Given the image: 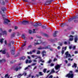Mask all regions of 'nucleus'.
I'll use <instances>...</instances> for the list:
<instances>
[{
	"instance_id": "f257e3e1",
	"label": "nucleus",
	"mask_w": 78,
	"mask_h": 78,
	"mask_svg": "<svg viewBox=\"0 0 78 78\" xmlns=\"http://www.w3.org/2000/svg\"><path fill=\"white\" fill-rule=\"evenodd\" d=\"M73 38H74V42L76 43L78 41V37L76 36H73L71 35H70L69 40L70 41H73Z\"/></svg>"
},
{
	"instance_id": "f03ea898",
	"label": "nucleus",
	"mask_w": 78,
	"mask_h": 78,
	"mask_svg": "<svg viewBox=\"0 0 78 78\" xmlns=\"http://www.w3.org/2000/svg\"><path fill=\"white\" fill-rule=\"evenodd\" d=\"M71 73H72V71H70L69 72V73L66 75V77H68V78H73L74 75H73V74H71Z\"/></svg>"
},
{
	"instance_id": "7ed1b4c3",
	"label": "nucleus",
	"mask_w": 78,
	"mask_h": 78,
	"mask_svg": "<svg viewBox=\"0 0 78 78\" xmlns=\"http://www.w3.org/2000/svg\"><path fill=\"white\" fill-rule=\"evenodd\" d=\"M0 30L1 31H2V33L0 34L1 35H4V34H5V35H7V33L6 32V31H3V29H2V28H1L0 29Z\"/></svg>"
},
{
	"instance_id": "20e7f679",
	"label": "nucleus",
	"mask_w": 78,
	"mask_h": 78,
	"mask_svg": "<svg viewBox=\"0 0 78 78\" xmlns=\"http://www.w3.org/2000/svg\"><path fill=\"white\" fill-rule=\"evenodd\" d=\"M65 54L66 55V58H71L72 57V56L70 55V54H69L68 51L66 52L65 53Z\"/></svg>"
},
{
	"instance_id": "39448f33",
	"label": "nucleus",
	"mask_w": 78,
	"mask_h": 78,
	"mask_svg": "<svg viewBox=\"0 0 78 78\" xmlns=\"http://www.w3.org/2000/svg\"><path fill=\"white\" fill-rule=\"evenodd\" d=\"M4 23L5 24V25H7L8 23V22H10V21H9V20L7 19H4Z\"/></svg>"
},
{
	"instance_id": "423d86ee",
	"label": "nucleus",
	"mask_w": 78,
	"mask_h": 78,
	"mask_svg": "<svg viewBox=\"0 0 78 78\" xmlns=\"http://www.w3.org/2000/svg\"><path fill=\"white\" fill-rule=\"evenodd\" d=\"M50 48V46H48L44 47H41L38 48V50H41V49H46V48Z\"/></svg>"
},
{
	"instance_id": "0eeeda50",
	"label": "nucleus",
	"mask_w": 78,
	"mask_h": 78,
	"mask_svg": "<svg viewBox=\"0 0 78 78\" xmlns=\"http://www.w3.org/2000/svg\"><path fill=\"white\" fill-rule=\"evenodd\" d=\"M6 10V8H5V7H2V10L1 11V13L3 14V13H4V11H5Z\"/></svg>"
},
{
	"instance_id": "6e6552de",
	"label": "nucleus",
	"mask_w": 78,
	"mask_h": 78,
	"mask_svg": "<svg viewBox=\"0 0 78 78\" xmlns=\"http://www.w3.org/2000/svg\"><path fill=\"white\" fill-rule=\"evenodd\" d=\"M28 23V21H27L24 20L22 22V24H23V25H26V24H27Z\"/></svg>"
},
{
	"instance_id": "1a4fd4ad",
	"label": "nucleus",
	"mask_w": 78,
	"mask_h": 78,
	"mask_svg": "<svg viewBox=\"0 0 78 78\" xmlns=\"http://www.w3.org/2000/svg\"><path fill=\"white\" fill-rule=\"evenodd\" d=\"M22 69V67H16L15 69V70L17 72V71H18V70H20V69Z\"/></svg>"
},
{
	"instance_id": "9d476101",
	"label": "nucleus",
	"mask_w": 78,
	"mask_h": 78,
	"mask_svg": "<svg viewBox=\"0 0 78 78\" xmlns=\"http://www.w3.org/2000/svg\"><path fill=\"white\" fill-rule=\"evenodd\" d=\"M31 62H32V60H30L28 61V60H26V64H27V63H31Z\"/></svg>"
},
{
	"instance_id": "9b49d317",
	"label": "nucleus",
	"mask_w": 78,
	"mask_h": 78,
	"mask_svg": "<svg viewBox=\"0 0 78 78\" xmlns=\"http://www.w3.org/2000/svg\"><path fill=\"white\" fill-rule=\"evenodd\" d=\"M41 43H42V41H41V40H38L37 41V43H35L34 44H41Z\"/></svg>"
},
{
	"instance_id": "f8f14e48",
	"label": "nucleus",
	"mask_w": 78,
	"mask_h": 78,
	"mask_svg": "<svg viewBox=\"0 0 78 78\" xmlns=\"http://www.w3.org/2000/svg\"><path fill=\"white\" fill-rule=\"evenodd\" d=\"M60 68V65H57L55 66V69L58 70Z\"/></svg>"
},
{
	"instance_id": "ddd939ff",
	"label": "nucleus",
	"mask_w": 78,
	"mask_h": 78,
	"mask_svg": "<svg viewBox=\"0 0 78 78\" xmlns=\"http://www.w3.org/2000/svg\"><path fill=\"white\" fill-rule=\"evenodd\" d=\"M46 53V52H45V51H43L42 52V57H44V56H45V53Z\"/></svg>"
},
{
	"instance_id": "4468645a",
	"label": "nucleus",
	"mask_w": 78,
	"mask_h": 78,
	"mask_svg": "<svg viewBox=\"0 0 78 78\" xmlns=\"http://www.w3.org/2000/svg\"><path fill=\"white\" fill-rule=\"evenodd\" d=\"M0 2L2 5H5V2L3 1V0H0Z\"/></svg>"
},
{
	"instance_id": "2eb2a0df",
	"label": "nucleus",
	"mask_w": 78,
	"mask_h": 78,
	"mask_svg": "<svg viewBox=\"0 0 78 78\" xmlns=\"http://www.w3.org/2000/svg\"><path fill=\"white\" fill-rule=\"evenodd\" d=\"M2 51L3 54H5L6 53V50H5L3 51L2 50H1L0 51V52H2Z\"/></svg>"
},
{
	"instance_id": "dca6fc26",
	"label": "nucleus",
	"mask_w": 78,
	"mask_h": 78,
	"mask_svg": "<svg viewBox=\"0 0 78 78\" xmlns=\"http://www.w3.org/2000/svg\"><path fill=\"white\" fill-rule=\"evenodd\" d=\"M22 37L23 39L25 40L26 39V37H25V34H23L22 35Z\"/></svg>"
},
{
	"instance_id": "f3484780",
	"label": "nucleus",
	"mask_w": 78,
	"mask_h": 78,
	"mask_svg": "<svg viewBox=\"0 0 78 78\" xmlns=\"http://www.w3.org/2000/svg\"><path fill=\"white\" fill-rule=\"evenodd\" d=\"M72 67L73 68V67H75V68H76V64H75V63H74V65L72 66Z\"/></svg>"
},
{
	"instance_id": "a211bd4d",
	"label": "nucleus",
	"mask_w": 78,
	"mask_h": 78,
	"mask_svg": "<svg viewBox=\"0 0 78 78\" xmlns=\"http://www.w3.org/2000/svg\"><path fill=\"white\" fill-rule=\"evenodd\" d=\"M64 47H62V55L64 54Z\"/></svg>"
},
{
	"instance_id": "6ab92c4d",
	"label": "nucleus",
	"mask_w": 78,
	"mask_h": 78,
	"mask_svg": "<svg viewBox=\"0 0 78 78\" xmlns=\"http://www.w3.org/2000/svg\"><path fill=\"white\" fill-rule=\"evenodd\" d=\"M3 40H4V39L3 38L0 39V42L1 44H2L3 43Z\"/></svg>"
},
{
	"instance_id": "aec40b11",
	"label": "nucleus",
	"mask_w": 78,
	"mask_h": 78,
	"mask_svg": "<svg viewBox=\"0 0 78 78\" xmlns=\"http://www.w3.org/2000/svg\"><path fill=\"white\" fill-rule=\"evenodd\" d=\"M6 61L5 59L4 60H0V62H5Z\"/></svg>"
},
{
	"instance_id": "412c9836",
	"label": "nucleus",
	"mask_w": 78,
	"mask_h": 78,
	"mask_svg": "<svg viewBox=\"0 0 78 78\" xmlns=\"http://www.w3.org/2000/svg\"><path fill=\"white\" fill-rule=\"evenodd\" d=\"M57 33H58L57 31H56L55 32L54 34H53V36L54 37H55V36H56V34H57Z\"/></svg>"
},
{
	"instance_id": "4be33fe9",
	"label": "nucleus",
	"mask_w": 78,
	"mask_h": 78,
	"mask_svg": "<svg viewBox=\"0 0 78 78\" xmlns=\"http://www.w3.org/2000/svg\"><path fill=\"white\" fill-rule=\"evenodd\" d=\"M5 78H9V77H8V74H7L5 76Z\"/></svg>"
},
{
	"instance_id": "5701e85b",
	"label": "nucleus",
	"mask_w": 78,
	"mask_h": 78,
	"mask_svg": "<svg viewBox=\"0 0 78 78\" xmlns=\"http://www.w3.org/2000/svg\"><path fill=\"white\" fill-rule=\"evenodd\" d=\"M62 42L61 43V42H59L58 43V45H60V46H62Z\"/></svg>"
},
{
	"instance_id": "b1692460",
	"label": "nucleus",
	"mask_w": 78,
	"mask_h": 78,
	"mask_svg": "<svg viewBox=\"0 0 78 78\" xmlns=\"http://www.w3.org/2000/svg\"><path fill=\"white\" fill-rule=\"evenodd\" d=\"M31 47H32L31 45H30L28 47V49H29V48H31Z\"/></svg>"
},
{
	"instance_id": "393cba45",
	"label": "nucleus",
	"mask_w": 78,
	"mask_h": 78,
	"mask_svg": "<svg viewBox=\"0 0 78 78\" xmlns=\"http://www.w3.org/2000/svg\"><path fill=\"white\" fill-rule=\"evenodd\" d=\"M22 75H23V74L22 75V74H19V75H18L17 76V77L18 78H20V77L21 76H22Z\"/></svg>"
},
{
	"instance_id": "a878e982",
	"label": "nucleus",
	"mask_w": 78,
	"mask_h": 78,
	"mask_svg": "<svg viewBox=\"0 0 78 78\" xmlns=\"http://www.w3.org/2000/svg\"><path fill=\"white\" fill-rule=\"evenodd\" d=\"M12 55H14V50H12Z\"/></svg>"
},
{
	"instance_id": "bb28decb",
	"label": "nucleus",
	"mask_w": 78,
	"mask_h": 78,
	"mask_svg": "<svg viewBox=\"0 0 78 78\" xmlns=\"http://www.w3.org/2000/svg\"><path fill=\"white\" fill-rule=\"evenodd\" d=\"M4 43L6 45H7V41L6 40L5 41Z\"/></svg>"
},
{
	"instance_id": "cd10ccee",
	"label": "nucleus",
	"mask_w": 78,
	"mask_h": 78,
	"mask_svg": "<svg viewBox=\"0 0 78 78\" xmlns=\"http://www.w3.org/2000/svg\"><path fill=\"white\" fill-rule=\"evenodd\" d=\"M22 59H23V60H24L25 59V56H23L21 58Z\"/></svg>"
},
{
	"instance_id": "c85d7f7f",
	"label": "nucleus",
	"mask_w": 78,
	"mask_h": 78,
	"mask_svg": "<svg viewBox=\"0 0 78 78\" xmlns=\"http://www.w3.org/2000/svg\"><path fill=\"white\" fill-rule=\"evenodd\" d=\"M72 47H73V45H71V46H69V49H71V48H72Z\"/></svg>"
},
{
	"instance_id": "c756f323",
	"label": "nucleus",
	"mask_w": 78,
	"mask_h": 78,
	"mask_svg": "<svg viewBox=\"0 0 78 78\" xmlns=\"http://www.w3.org/2000/svg\"><path fill=\"white\" fill-rule=\"evenodd\" d=\"M55 70H54V69H52L51 70V72H52V73H55Z\"/></svg>"
},
{
	"instance_id": "7c9ffc66",
	"label": "nucleus",
	"mask_w": 78,
	"mask_h": 78,
	"mask_svg": "<svg viewBox=\"0 0 78 78\" xmlns=\"http://www.w3.org/2000/svg\"><path fill=\"white\" fill-rule=\"evenodd\" d=\"M39 74L40 75H41V76L43 75V74H42V73L41 72H39Z\"/></svg>"
},
{
	"instance_id": "2f4dec72",
	"label": "nucleus",
	"mask_w": 78,
	"mask_h": 78,
	"mask_svg": "<svg viewBox=\"0 0 78 78\" xmlns=\"http://www.w3.org/2000/svg\"><path fill=\"white\" fill-rule=\"evenodd\" d=\"M73 59H70V58H68V61H73Z\"/></svg>"
},
{
	"instance_id": "473e14b6",
	"label": "nucleus",
	"mask_w": 78,
	"mask_h": 78,
	"mask_svg": "<svg viewBox=\"0 0 78 78\" xmlns=\"http://www.w3.org/2000/svg\"><path fill=\"white\" fill-rule=\"evenodd\" d=\"M20 33L19 32L17 33V36H20Z\"/></svg>"
},
{
	"instance_id": "72a5a7b5",
	"label": "nucleus",
	"mask_w": 78,
	"mask_h": 78,
	"mask_svg": "<svg viewBox=\"0 0 78 78\" xmlns=\"http://www.w3.org/2000/svg\"><path fill=\"white\" fill-rule=\"evenodd\" d=\"M46 70H47V69H44L43 72L44 73H45L46 72Z\"/></svg>"
},
{
	"instance_id": "f704fd0d",
	"label": "nucleus",
	"mask_w": 78,
	"mask_h": 78,
	"mask_svg": "<svg viewBox=\"0 0 78 78\" xmlns=\"http://www.w3.org/2000/svg\"><path fill=\"white\" fill-rule=\"evenodd\" d=\"M64 44L65 45H67V41H65L64 42Z\"/></svg>"
},
{
	"instance_id": "c9c22d12",
	"label": "nucleus",
	"mask_w": 78,
	"mask_h": 78,
	"mask_svg": "<svg viewBox=\"0 0 78 78\" xmlns=\"http://www.w3.org/2000/svg\"><path fill=\"white\" fill-rule=\"evenodd\" d=\"M6 56L7 57H8L9 56V54L8 53H7L6 54Z\"/></svg>"
},
{
	"instance_id": "e433bc0d",
	"label": "nucleus",
	"mask_w": 78,
	"mask_h": 78,
	"mask_svg": "<svg viewBox=\"0 0 78 78\" xmlns=\"http://www.w3.org/2000/svg\"><path fill=\"white\" fill-rule=\"evenodd\" d=\"M40 53H41V52L40 51H38L37 52V54H40Z\"/></svg>"
},
{
	"instance_id": "4c0bfd02",
	"label": "nucleus",
	"mask_w": 78,
	"mask_h": 78,
	"mask_svg": "<svg viewBox=\"0 0 78 78\" xmlns=\"http://www.w3.org/2000/svg\"><path fill=\"white\" fill-rule=\"evenodd\" d=\"M57 49L58 50H60V49H61V47L60 46H58L57 47Z\"/></svg>"
},
{
	"instance_id": "58836bf2",
	"label": "nucleus",
	"mask_w": 78,
	"mask_h": 78,
	"mask_svg": "<svg viewBox=\"0 0 78 78\" xmlns=\"http://www.w3.org/2000/svg\"><path fill=\"white\" fill-rule=\"evenodd\" d=\"M51 62V60H50L48 62V63H50Z\"/></svg>"
},
{
	"instance_id": "ea45409f",
	"label": "nucleus",
	"mask_w": 78,
	"mask_h": 78,
	"mask_svg": "<svg viewBox=\"0 0 78 78\" xmlns=\"http://www.w3.org/2000/svg\"><path fill=\"white\" fill-rule=\"evenodd\" d=\"M54 66V64L51 63V64L50 66L51 67H52V66Z\"/></svg>"
},
{
	"instance_id": "a19ab883",
	"label": "nucleus",
	"mask_w": 78,
	"mask_h": 78,
	"mask_svg": "<svg viewBox=\"0 0 78 78\" xmlns=\"http://www.w3.org/2000/svg\"><path fill=\"white\" fill-rule=\"evenodd\" d=\"M40 61L41 62H44V61H42V59H41L40 60Z\"/></svg>"
},
{
	"instance_id": "79ce46f5",
	"label": "nucleus",
	"mask_w": 78,
	"mask_h": 78,
	"mask_svg": "<svg viewBox=\"0 0 78 78\" xmlns=\"http://www.w3.org/2000/svg\"><path fill=\"white\" fill-rule=\"evenodd\" d=\"M75 47H76V46H74L73 47V50H75Z\"/></svg>"
},
{
	"instance_id": "37998d69",
	"label": "nucleus",
	"mask_w": 78,
	"mask_h": 78,
	"mask_svg": "<svg viewBox=\"0 0 78 78\" xmlns=\"http://www.w3.org/2000/svg\"><path fill=\"white\" fill-rule=\"evenodd\" d=\"M31 76V74H29L28 76L27 77V78H29V77H30Z\"/></svg>"
},
{
	"instance_id": "c03bdc74",
	"label": "nucleus",
	"mask_w": 78,
	"mask_h": 78,
	"mask_svg": "<svg viewBox=\"0 0 78 78\" xmlns=\"http://www.w3.org/2000/svg\"><path fill=\"white\" fill-rule=\"evenodd\" d=\"M32 52H33V53H35V52H36V50H34L32 51Z\"/></svg>"
},
{
	"instance_id": "a18cd8bd",
	"label": "nucleus",
	"mask_w": 78,
	"mask_h": 78,
	"mask_svg": "<svg viewBox=\"0 0 78 78\" xmlns=\"http://www.w3.org/2000/svg\"><path fill=\"white\" fill-rule=\"evenodd\" d=\"M57 61V59L55 58L53 60V61Z\"/></svg>"
},
{
	"instance_id": "49530a36",
	"label": "nucleus",
	"mask_w": 78,
	"mask_h": 78,
	"mask_svg": "<svg viewBox=\"0 0 78 78\" xmlns=\"http://www.w3.org/2000/svg\"><path fill=\"white\" fill-rule=\"evenodd\" d=\"M28 69V67H27L25 68L24 69V70H27V69Z\"/></svg>"
},
{
	"instance_id": "de8ad7c7",
	"label": "nucleus",
	"mask_w": 78,
	"mask_h": 78,
	"mask_svg": "<svg viewBox=\"0 0 78 78\" xmlns=\"http://www.w3.org/2000/svg\"><path fill=\"white\" fill-rule=\"evenodd\" d=\"M50 51H53V48H50Z\"/></svg>"
},
{
	"instance_id": "09e8293b",
	"label": "nucleus",
	"mask_w": 78,
	"mask_h": 78,
	"mask_svg": "<svg viewBox=\"0 0 78 78\" xmlns=\"http://www.w3.org/2000/svg\"><path fill=\"white\" fill-rule=\"evenodd\" d=\"M8 46L9 47H11V43H10L8 44Z\"/></svg>"
},
{
	"instance_id": "8fccbe9b",
	"label": "nucleus",
	"mask_w": 78,
	"mask_h": 78,
	"mask_svg": "<svg viewBox=\"0 0 78 78\" xmlns=\"http://www.w3.org/2000/svg\"><path fill=\"white\" fill-rule=\"evenodd\" d=\"M36 63H33L32 65H31V66H33L36 65Z\"/></svg>"
},
{
	"instance_id": "3c124183",
	"label": "nucleus",
	"mask_w": 78,
	"mask_h": 78,
	"mask_svg": "<svg viewBox=\"0 0 78 78\" xmlns=\"http://www.w3.org/2000/svg\"><path fill=\"white\" fill-rule=\"evenodd\" d=\"M26 74H27V73H26V72H24V73H23V74L25 76L26 75Z\"/></svg>"
},
{
	"instance_id": "603ef678",
	"label": "nucleus",
	"mask_w": 78,
	"mask_h": 78,
	"mask_svg": "<svg viewBox=\"0 0 78 78\" xmlns=\"http://www.w3.org/2000/svg\"><path fill=\"white\" fill-rule=\"evenodd\" d=\"M67 49V47H65L64 48V50L65 51Z\"/></svg>"
},
{
	"instance_id": "864d4df0",
	"label": "nucleus",
	"mask_w": 78,
	"mask_h": 78,
	"mask_svg": "<svg viewBox=\"0 0 78 78\" xmlns=\"http://www.w3.org/2000/svg\"><path fill=\"white\" fill-rule=\"evenodd\" d=\"M26 45V44L25 43H24V44H23L22 45V47H23L24 46H25Z\"/></svg>"
},
{
	"instance_id": "5fc2aeb1",
	"label": "nucleus",
	"mask_w": 78,
	"mask_h": 78,
	"mask_svg": "<svg viewBox=\"0 0 78 78\" xmlns=\"http://www.w3.org/2000/svg\"><path fill=\"white\" fill-rule=\"evenodd\" d=\"M31 56L32 58H34V57H36V56L34 55H31Z\"/></svg>"
},
{
	"instance_id": "6e6d98bb",
	"label": "nucleus",
	"mask_w": 78,
	"mask_h": 78,
	"mask_svg": "<svg viewBox=\"0 0 78 78\" xmlns=\"http://www.w3.org/2000/svg\"><path fill=\"white\" fill-rule=\"evenodd\" d=\"M32 53H33V52H32V51H30V55H31V54H32Z\"/></svg>"
},
{
	"instance_id": "4d7b16f0",
	"label": "nucleus",
	"mask_w": 78,
	"mask_h": 78,
	"mask_svg": "<svg viewBox=\"0 0 78 78\" xmlns=\"http://www.w3.org/2000/svg\"><path fill=\"white\" fill-rule=\"evenodd\" d=\"M29 33L30 34L31 33V30H29Z\"/></svg>"
},
{
	"instance_id": "13d9d810",
	"label": "nucleus",
	"mask_w": 78,
	"mask_h": 78,
	"mask_svg": "<svg viewBox=\"0 0 78 78\" xmlns=\"http://www.w3.org/2000/svg\"><path fill=\"white\" fill-rule=\"evenodd\" d=\"M74 22L75 23H76V22H78V20H75L74 21Z\"/></svg>"
},
{
	"instance_id": "bf43d9fd",
	"label": "nucleus",
	"mask_w": 78,
	"mask_h": 78,
	"mask_svg": "<svg viewBox=\"0 0 78 78\" xmlns=\"http://www.w3.org/2000/svg\"><path fill=\"white\" fill-rule=\"evenodd\" d=\"M27 58H29V59H31V58L30 57V56H27Z\"/></svg>"
},
{
	"instance_id": "052dcab7",
	"label": "nucleus",
	"mask_w": 78,
	"mask_h": 78,
	"mask_svg": "<svg viewBox=\"0 0 78 78\" xmlns=\"http://www.w3.org/2000/svg\"><path fill=\"white\" fill-rule=\"evenodd\" d=\"M37 68V66H35L34 68V70H35V69H36Z\"/></svg>"
},
{
	"instance_id": "680f3d73",
	"label": "nucleus",
	"mask_w": 78,
	"mask_h": 78,
	"mask_svg": "<svg viewBox=\"0 0 78 78\" xmlns=\"http://www.w3.org/2000/svg\"><path fill=\"white\" fill-rule=\"evenodd\" d=\"M75 54H76L78 53V51H75Z\"/></svg>"
},
{
	"instance_id": "e2e57ef3",
	"label": "nucleus",
	"mask_w": 78,
	"mask_h": 78,
	"mask_svg": "<svg viewBox=\"0 0 78 78\" xmlns=\"http://www.w3.org/2000/svg\"><path fill=\"white\" fill-rule=\"evenodd\" d=\"M37 37L38 38H41V37L40 36H37Z\"/></svg>"
},
{
	"instance_id": "0e129e2a",
	"label": "nucleus",
	"mask_w": 78,
	"mask_h": 78,
	"mask_svg": "<svg viewBox=\"0 0 78 78\" xmlns=\"http://www.w3.org/2000/svg\"><path fill=\"white\" fill-rule=\"evenodd\" d=\"M18 28V27H15V29H16H16H17Z\"/></svg>"
},
{
	"instance_id": "69168bd1",
	"label": "nucleus",
	"mask_w": 78,
	"mask_h": 78,
	"mask_svg": "<svg viewBox=\"0 0 78 78\" xmlns=\"http://www.w3.org/2000/svg\"><path fill=\"white\" fill-rule=\"evenodd\" d=\"M11 31H12V30L11 29H9V32H11Z\"/></svg>"
},
{
	"instance_id": "338daca9",
	"label": "nucleus",
	"mask_w": 78,
	"mask_h": 78,
	"mask_svg": "<svg viewBox=\"0 0 78 78\" xmlns=\"http://www.w3.org/2000/svg\"><path fill=\"white\" fill-rule=\"evenodd\" d=\"M78 70L77 69L76 70V71H75V72H78Z\"/></svg>"
},
{
	"instance_id": "774afa93",
	"label": "nucleus",
	"mask_w": 78,
	"mask_h": 78,
	"mask_svg": "<svg viewBox=\"0 0 78 78\" xmlns=\"http://www.w3.org/2000/svg\"><path fill=\"white\" fill-rule=\"evenodd\" d=\"M37 61L36 60H34V62H36Z\"/></svg>"
}]
</instances>
